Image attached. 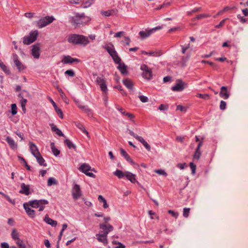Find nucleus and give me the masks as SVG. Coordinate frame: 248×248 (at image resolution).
Returning a JSON list of instances; mask_svg holds the SVG:
<instances>
[{"instance_id": "obj_1", "label": "nucleus", "mask_w": 248, "mask_h": 248, "mask_svg": "<svg viewBox=\"0 0 248 248\" xmlns=\"http://www.w3.org/2000/svg\"><path fill=\"white\" fill-rule=\"evenodd\" d=\"M101 230L99 233L96 234V239L104 245L108 244L107 236L108 233L113 230V226L110 224L102 223L99 225Z\"/></svg>"}, {"instance_id": "obj_2", "label": "nucleus", "mask_w": 248, "mask_h": 248, "mask_svg": "<svg viewBox=\"0 0 248 248\" xmlns=\"http://www.w3.org/2000/svg\"><path fill=\"white\" fill-rule=\"evenodd\" d=\"M69 43L75 45H82L86 46L87 45L89 41L88 37L78 34H72L68 39Z\"/></svg>"}, {"instance_id": "obj_3", "label": "nucleus", "mask_w": 248, "mask_h": 248, "mask_svg": "<svg viewBox=\"0 0 248 248\" xmlns=\"http://www.w3.org/2000/svg\"><path fill=\"white\" fill-rule=\"evenodd\" d=\"M48 201L46 200H34L29 201V205L32 208H39V211L41 212L44 210L45 205L48 204Z\"/></svg>"}, {"instance_id": "obj_4", "label": "nucleus", "mask_w": 248, "mask_h": 248, "mask_svg": "<svg viewBox=\"0 0 248 248\" xmlns=\"http://www.w3.org/2000/svg\"><path fill=\"white\" fill-rule=\"evenodd\" d=\"M104 47L112 57L115 63H120V62L121 61V59L118 56L117 53L115 50L114 47L112 44H108L106 45Z\"/></svg>"}, {"instance_id": "obj_5", "label": "nucleus", "mask_w": 248, "mask_h": 248, "mask_svg": "<svg viewBox=\"0 0 248 248\" xmlns=\"http://www.w3.org/2000/svg\"><path fill=\"white\" fill-rule=\"evenodd\" d=\"M55 20L53 16H46L40 19L36 22V26L39 28L46 27Z\"/></svg>"}, {"instance_id": "obj_6", "label": "nucleus", "mask_w": 248, "mask_h": 248, "mask_svg": "<svg viewBox=\"0 0 248 248\" xmlns=\"http://www.w3.org/2000/svg\"><path fill=\"white\" fill-rule=\"evenodd\" d=\"M38 36L37 32H31L29 35L23 37V42L25 45H30L34 42Z\"/></svg>"}, {"instance_id": "obj_7", "label": "nucleus", "mask_w": 248, "mask_h": 248, "mask_svg": "<svg viewBox=\"0 0 248 248\" xmlns=\"http://www.w3.org/2000/svg\"><path fill=\"white\" fill-rule=\"evenodd\" d=\"M72 195L75 200H77L82 195L80 186L78 184H75L72 189Z\"/></svg>"}, {"instance_id": "obj_8", "label": "nucleus", "mask_w": 248, "mask_h": 248, "mask_svg": "<svg viewBox=\"0 0 248 248\" xmlns=\"http://www.w3.org/2000/svg\"><path fill=\"white\" fill-rule=\"evenodd\" d=\"M95 82L96 84L99 85L101 90L104 93H106L108 88L106 84V81L103 76L97 77L95 79Z\"/></svg>"}, {"instance_id": "obj_9", "label": "nucleus", "mask_w": 248, "mask_h": 248, "mask_svg": "<svg viewBox=\"0 0 248 248\" xmlns=\"http://www.w3.org/2000/svg\"><path fill=\"white\" fill-rule=\"evenodd\" d=\"M140 69L143 71L142 76L144 78L148 79H150L151 78V70L148 68L146 65H141L140 66Z\"/></svg>"}, {"instance_id": "obj_10", "label": "nucleus", "mask_w": 248, "mask_h": 248, "mask_svg": "<svg viewBox=\"0 0 248 248\" xmlns=\"http://www.w3.org/2000/svg\"><path fill=\"white\" fill-rule=\"evenodd\" d=\"M230 95V92L228 91L226 86H222L220 88V91L219 93V96L220 97L224 99H228Z\"/></svg>"}, {"instance_id": "obj_11", "label": "nucleus", "mask_w": 248, "mask_h": 248, "mask_svg": "<svg viewBox=\"0 0 248 248\" xmlns=\"http://www.w3.org/2000/svg\"><path fill=\"white\" fill-rule=\"evenodd\" d=\"M23 206L28 216L31 218H34L35 216V211L30 208L29 206H31L29 205V202L24 203Z\"/></svg>"}, {"instance_id": "obj_12", "label": "nucleus", "mask_w": 248, "mask_h": 248, "mask_svg": "<svg viewBox=\"0 0 248 248\" xmlns=\"http://www.w3.org/2000/svg\"><path fill=\"white\" fill-rule=\"evenodd\" d=\"M184 88V83L181 80H178L176 84L171 88V90L174 92H180L183 91Z\"/></svg>"}, {"instance_id": "obj_13", "label": "nucleus", "mask_w": 248, "mask_h": 248, "mask_svg": "<svg viewBox=\"0 0 248 248\" xmlns=\"http://www.w3.org/2000/svg\"><path fill=\"white\" fill-rule=\"evenodd\" d=\"M79 60L78 59L72 58L71 56L68 55L64 56L62 62L63 63H72L74 62H79Z\"/></svg>"}, {"instance_id": "obj_14", "label": "nucleus", "mask_w": 248, "mask_h": 248, "mask_svg": "<svg viewBox=\"0 0 248 248\" xmlns=\"http://www.w3.org/2000/svg\"><path fill=\"white\" fill-rule=\"evenodd\" d=\"M79 170L86 174L88 171L92 170L95 172L94 169H92L91 167L86 163L82 164L79 168Z\"/></svg>"}, {"instance_id": "obj_15", "label": "nucleus", "mask_w": 248, "mask_h": 248, "mask_svg": "<svg viewBox=\"0 0 248 248\" xmlns=\"http://www.w3.org/2000/svg\"><path fill=\"white\" fill-rule=\"evenodd\" d=\"M13 61L14 62L15 64L16 65L17 68L19 70H22L24 69L25 67L21 63V62L18 60V56L16 54L13 55Z\"/></svg>"}, {"instance_id": "obj_16", "label": "nucleus", "mask_w": 248, "mask_h": 248, "mask_svg": "<svg viewBox=\"0 0 248 248\" xmlns=\"http://www.w3.org/2000/svg\"><path fill=\"white\" fill-rule=\"evenodd\" d=\"M29 147L30 151L34 156H36V155H39L40 153L38 151V148L35 144L32 142H30Z\"/></svg>"}, {"instance_id": "obj_17", "label": "nucleus", "mask_w": 248, "mask_h": 248, "mask_svg": "<svg viewBox=\"0 0 248 248\" xmlns=\"http://www.w3.org/2000/svg\"><path fill=\"white\" fill-rule=\"evenodd\" d=\"M6 141L12 150H16L17 148V144L12 138L10 137H7L6 139Z\"/></svg>"}, {"instance_id": "obj_18", "label": "nucleus", "mask_w": 248, "mask_h": 248, "mask_svg": "<svg viewBox=\"0 0 248 248\" xmlns=\"http://www.w3.org/2000/svg\"><path fill=\"white\" fill-rule=\"evenodd\" d=\"M31 54L35 59L40 57V48L37 45H34L31 50Z\"/></svg>"}, {"instance_id": "obj_19", "label": "nucleus", "mask_w": 248, "mask_h": 248, "mask_svg": "<svg viewBox=\"0 0 248 248\" xmlns=\"http://www.w3.org/2000/svg\"><path fill=\"white\" fill-rule=\"evenodd\" d=\"M21 189L19 191L20 193L24 194L26 195H29L30 190L29 186L28 185H26L24 183H22L21 184Z\"/></svg>"}, {"instance_id": "obj_20", "label": "nucleus", "mask_w": 248, "mask_h": 248, "mask_svg": "<svg viewBox=\"0 0 248 248\" xmlns=\"http://www.w3.org/2000/svg\"><path fill=\"white\" fill-rule=\"evenodd\" d=\"M125 176L129 180L131 183H135L136 182V175L129 172H125Z\"/></svg>"}, {"instance_id": "obj_21", "label": "nucleus", "mask_w": 248, "mask_h": 248, "mask_svg": "<svg viewBox=\"0 0 248 248\" xmlns=\"http://www.w3.org/2000/svg\"><path fill=\"white\" fill-rule=\"evenodd\" d=\"M72 23L76 25L81 24V14H76V15L72 17Z\"/></svg>"}, {"instance_id": "obj_22", "label": "nucleus", "mask_w": 248, "mask_h": 248, "mask_svg": "<svg viewBox=\"0 0 248 248\" xmlns=\"http://www.w3.org/2000/svg\"><path fill=\"white\" fill-rule=\"evenodd\" d=\"M44 221L48 224L51 225L52 227H55L57 225V222L49 218L48 215H46Z\"/></svg>"}, {"instance_id": "obj_23", "label": "nucleus", "mask_w": 248, "mask_h": 248, "mask_svg": "<svg viewBox=\"0 0 248 248\" xmlns=\"http://www.w3.org/2000/svg\"><path fill=\"white\" fill-rule=\"evenodd\" d=\"M94 2V0H83L81 5L82 8H87L90 7Z\"/></svg>"}, {"instance_id": "obj_24", "label": "nucleus", "mask_w": 248, "mask_h": 248, "mask_svg": "<svg viewBox=\"0 0 248 248\" xmlns=\"http://www.w3.org/2000/svg\"><path fill=\"white\" fill-rule=\"evenodd\" d=\"M118 68L123 75H126L127 74L126 66L124 63H118Z\"/></svg>"}, {"instance_id": "obj_25", "label": "nucleus", "mask_w": 248, "mask_h": 248, "mask_svg": "<svg viewBox=\"0 0 248 248\" xmlns=\"http://www.w3.org/2000/svg\"><path fill=\"white\" fill-rule=\"evenodd\" d=\"M121 154L124 157V158L129 162L134 164V162H133L132 160L130 158V157L129 156V155L127 154V153L123 149H120Z\"/></svg>"}, {"instance_id": "obj_26", "label": "nucleus", "mask_w": 248, "mask_h": 248, "mask_svg": "<svg viewBox=\"0 0 248 248\" xmlns=\"http://www.w3.org/2000/svg\"><path fill=\"white\" fill-rule=\"evenodd\" d=\"M50 102H51L53 106L54 107V108H55V111H56V112L57 113V114H58V115L61 118H62V112L61 110V109L59 108L56 103L53 101V100L51 99H50Z\"/></svg>"}, {"instance_id": "obj_27", "label": "nucleus", "mask_w": 248, "mask_h": 248, "mask_svg": "<svg viewBox=\"0 0 248 248\" xmlns=\"http://www.w3.org/2000/svg\"><path fill=\"white\" fill-rule=\"evenodd\" d=\"M91 20L90 17L86 16L84 13H81V24L87 23Z\"/></svg>"}, {"instance_id": "obj_28", "label": "nucleus", "mask_w": 248, "mask_h": 248, "mask_svg": "<svg viewBox=\"0 0 248 248\" xmlns=\"http://www.w3.org/2000/svg\"><path fill=\"white\" fill-rule=\"evenodd\" d=\"M76 126L82 131L83 133H85L88 137H89V134L88 131L85 129V127L80 123H76Z\"/></svg>"}, {"instance_id": "obj_29", "label": "nucleus", "mask_w": 248, "mask_h": 248, "mask_svg": "<svg viewBox=\"0 0 248 248\" xmlns=\"http://www.w3.org/2000/svg\"><path fill=\"white\" fill-rule=\"evenodd\" d=\"M123 84L125 86V87L131 90L133 88V84L132 81L129 79H125L123 81Z\"/></svg>"}, {"instance_id": "obj_30", "label": "nucleus", "mask_w": 248, "mask_h": 248, "mask_svg": "<svg viewBox=\"0 0 248 248\" xmlns=\"http://www.w3.org/2000/svg\"><path fill=\"white\" fill-rule=\"evenodd\" d=\"M139 141H140L142 144L144 146V147L148 150L150 151L151 147L148 144V143L142 138L141 137H140V138L138 140Z\"/></svg>"}, {"instance_id": "obj_31", "label": "nucleus", "mask_w": 248, "mask_h": 248, "mask_svg": "<svg viewBox=\"0 0 248 248\" xmlns=\"http://www.w3.org/2000/svg\"><path fill=\"white\" fill-rule=\"evenodd\" d=\"M11 237L15 240L16 241L19 239V234L16 229H13L11 232Z\"/></svg>"}, {"instance_id": "obj_32", "label": "nucleus", "mask_w": 248, "mask_h": 248, "mask_svg": "<svg viewBox=\"0 0 248 248\" xmlns=\"http://www.w3.org/2000/svg\"><path fill=\"white\" fill-rule=\"evenodd\" d=\"M34 157L36 158L38 163L40 165L44 166H46V164L44 163L45 160L42 157V156H41L40 154H39V155H36V156H34Z\"/></svg>"}, {"instance_id": "obj_33", "label": "nucleus", "mask_w": 248, "mask_h": 248, "mask_svg": "<svg viewBox=\"0 0 248 248\" xmlns=\"http://www.w3.org/2000/svg\"><path fill=\"white\" fill-rule=\"evenodd\" d=\"M50 146L52 152L54 155L55 156L58 155L60 153V151L55 148L54 143L53 142H51Z\"/></svg>"}, {"instance_id": "obj_34", "label": "nucleus", "mask_w": 248, "mask_h": 248, "mask_svg": "<svg viewBox=\"0 0 248 248\" xmlns=\"http://www.w3.org/2000/svg\"><path fill=\"white\" fill-rule=\"evenodd\" d=\"M114 174L117 176L119 179L123 178L125 176V172L124 173L119 170H117L114 172Z\"/></svg>"}, {"instance_id": "obj_35", "label": "nucleus", "mask_w": 248, "mask_h": 248, "mask_svg": "<svg viewBox=\"0 0 248 248\" xmlns=\"http://www.w3.org/2000/svg\"><path fill=\"white\" fill-rule=\"evenodd\" d=\"M210 16V15L209 14H202L197 16L195 18H193V20L201 19L204 18L209 17Z\"/></svg>"}, {"instance_id": "obj_36", "label": "nucleus", "mask_w": 248, "mask_h": 248, "mask_svg": "<svg viewBox=\"0 0 248 248\" xmlns=\"http://www.w3.org/2000/svg\"><path fill=\"white\" fill-rule=\"evenodd\" d=\"M151 32H140L139 34L142 39H144L150 36Z\"/></svg>"}, {"instance_id": "obj_37", "label": "nucleus", "mask_w": 248, "mask_h": 248, "mask_svg": "<svg viewBox=\"0 0 248 248\" xmlns=\"http://www.w3.org/2000/svg\"><path fill=\"white\" fill-rule=\"evenodd\" d=\"M64 143L69 149H75L76 148V146L68 139L64 141Z\"/></svg>"}, {"instance_id": "obj_38", "label": "nucleus", "mask_w": 248, "mask_h": 248, "mask_svg": "<svg viewBox=\"0 0 248 248\" xmlns=\"http://www.w3.org/2000/svg\"><path fill=\"white\" fill-rule=\"evenodd\" d=\"M201 155V152L200 151V150L196 149L194 154L193 155V159L198 160L200 158Z\"/></svg>"}, {"instance_id": "obj_39", "label": "nucleus", "mask_w": 248, "mask_h": 248, "mask_svg": "<svg viewBox=\"0 0 248 248\" xmlns=\"http://www.w3.org/2000/svg\"><path fill=\"white\" fill-rule=\"evenodd\" d=\"M16 245L19 248H26L25 245L24 244L23 241L21 239H18L16 241Z\"/></svg>"}, {"instance_id": "obj_40", "label": "nucleus", "mask_w": 248, "mask_h": 248, "mask_svg": "<svg viewBox=\"0 0 248 248\" xmlns=\"http://www.w3.org/2000/svg\"><path fill=\"white\" fill-rule=\"evenodd\" d=\"M57 184V181L56 179L53 177H50L48 179L47 181V185L48 186H51L52 185H54Z\"/></svg>"}, {"instance_id": "obj_41", "label": "nucleus", "mask_w": 248, "mask_h": 248, "mask_svg": "<svg viewBox=\"0 0 248 248\" xmlns=\"http://www.w3.org/2000/svg\"><path fill=\"white\" fill-rule=\"evenodd\" d=\"M196 96L198 98H200L204 100H208L209 99L210 96L208 94H201L198 93Z\"/></svg>"}, {"instance_id": "obj_42", "label": "nucleus", "mask_w": 248, "mask_h": 248, "mask_svg": "<svg viewBox=\"0 0 248 248\" xmlns=\"http://www.w3.org/2000/svg\"><path fill=\"white\" fill-rule=\"evenodd\" d=\"M113 13H114V11L112 10H108V11H102L101 13L102 15H103L104 16H108L112 15Z\"/></svg>"}, {"instance_id": "obj_43", "label": "nucleus", "mask_w": 248, "mask_h": 248, "mask_svg": "<svg viewBox=\"0 0 248 248\" xmlns=\"http://www.w3.org/2000/svg\"><path fill=\"white\" fill-rule=\"evenodd\" d=\"M29 95V93L28 92H26L25 90H23L22 91L21 93H20L18 95V97L20 98L21 99H22V98H24V96L27 97Z\"/></svg>"}, {"instance_id": "obj_44", "label": "nucleus", "mask_w": 248, "mask_h": 248, "mask_svg": "<svg viewBox=\"0 0 248 248\" xmlns=\"http://www.w3.org/2000/svg\"><path fill=\"white\" fill-rule=\"evenodd\" d=\"M11 109L13 115H15L17 113V108L16 104H13L11 105Z\"/></svg>"}, {"instance_id": "obj_45", "label": "nucleus", "mask_w": 248, "mask_h": 248, "mask_svg": "<svg viewBox=\"0 0 248 248\" xmlns=\"http://www.w3.org/2000/svg\"><path fill=\"white\" fill-rule=\"evenodd\" d=\"M0 194H1V195H2V196H3V197H4V198H5V199H6V200L9 202H10V203H12V204H15V200H12V199H11V198H10V197L9 196L7 195H6V194H5L3 193H0Z\"/></svg>"}, {"instance_id": "obj_46", "label": "nucleus", "mask_w": 248, "mask_h": 248, "mask_svg": "<svg viewBox=\"0 0 248 248\" xmlns=\"http://www.w3.org/2000/svg\"><path fill=\"white\" fill-rule=\"evenodd\" d=\"M148 55L154 57H158L161 55V53L160 52L157 51H151L148 52Z\"/></svg>"}, {"instance_id": "obj_47", "label": "nucleus", "mask_w": 248, "mask_h": 248, "mask_svg": "<svg viewBox=\"0 0 248 248\" xmlns=\"http://www.w3.org/2000/svg\"><path fill=\"white\" fill-rule=\"evenodd\" d=\"M189 211H190V208H184L183 209L184 217H187L189 216Z\"/></svg>"}, {"instance_id": "obj_48", "label": "nucleus", "mask_w": 248, "mask_h": 248, "mask_svg": "<svg viewBox=\"0 0 248 248\" xmlns=\"http://www.w3.org/2000/svg\"><path fill=\"white\" fill-rule=\"evenodd\" d=\"M65 75L70 76L71 77H73L75 76V73L72 70H67L65 73Z\"/></svg>"}, {"instance_id": "obj_49", "label": "nucleus", "mask_w": 248, "mask_h": 248, "mask_svg": "<svg viewBox=\"0 0 248 248\" xmlns=\"http://www.w3.org/2000/svg\"><path fill=\"white\" fill-rule=\"evenodd\" d=\"M219 108L221 110H225L226 108V103L224 101H221L219 106Z\"/></svg>"}, {"instance_id": "obj_50", "label": "nucleus", "mask_w": 248, "mask_h": 248, "mask_svg": "<svg viewBox=\"0 0 248 248\" xmlns=\"http://www.w3.org/2000/svg\"><path fill=\"white\" fill-rule=\"evenodd\" d=\"M201 10V7L195 8L194 9H193L191 11L188 12H187V15H190L192 13H196V12H198L200 11Z\"/></svg>"}, {"instance_id": "obj_51", "label": "nucleus", "mask_w": 248, "mask_h": 248, "mask_svg": "<svg viewBox=\"0 0 248 248\" xmlns=\"http://www.w3.org/2000/svg\"><path fill=\"white\" fill-rule=\"evenodd\" d=\"M190 167L192 173L193 174H195L196 169V165L194 164L193 163L191 162L190 163Z\"/></svg>"}, {"instance_id": "obj_52", "label": "nucleus", "mask_w": 248, "mask_h": 248, "mask_svg": "<svg viewBox=\"0 0 248 248\" xmlns=\"http://www.w3.org/2000/svg\"><path fill=\"white\" fill-rule=\"evenodd\" d=\"M82 111L87 113L89 116L92 115L91 110L87 106L85 107Z\"/></svg>"}, {"instance_id": "obj_53", "label": "nucleus", "mask_w": 248, "mask_h": 248, "mask_svg": "<svg viewBox=\"0 0 248 248\" xmlns=\"http://www.w3.org/2000/svg\"><path fill=\"white\" fill-rule=\"evenodd\" d=\"M139 98L140 100L143 103H146L148 101V97L144 95H140Z\"/></svg>"}, {"instance_id": "obj_54", "label": "nucleus", "mask_w": 248, "mask_h": 248, "mask_svg": "<svg viewBox=\"0 0 248 248\" xmlns=\"http://www.w3.org/2000/svg\"><path fill=\"white\" fill-rule=\"evenodd\" d=\"M155 172L159 175H167L166 172L162 170H155Z\"/></svg>"}, {"instance_id": "obj_55", "label": "nucleus", "mask_w": 248, "mask_h": 248, "mask_svg": "<svg viewBox=\"0 0 248 248\" xmlns=\"http://www.w3.org/2000/svg\"><path fill=\"white\" fill-rule=\"evenodd\" d=\"M168 213L170 214L172 217H174L176 218L178 217V213L174 212L173 210H169L168 211Z\"/></svg>"}, {"instance_id": "obj_56", "label": "nucleus", "mask_w": 248, "mask_h": 248, "mask_svg": "<svg viewBox=\"0 0 248 248\" xmlns=\"http://www.w3.org/2000/svg\"><path fill=\"white\" fill-rule=\"evenodd\" d=\"M128 133L132 137H133L134 138H135L136 140H138L139 138H140V136H139L138 135H137V134H135L133 131H132L131 130H128Z\"/></svg>"}, {"instance_id": "obj_57", "label": "nucleus", "mask_w": 248, "mask_h": 248, "mask_svg": "<svg viewBox=\"0 0 248 248\" xmlns=\"http://www.w3.org/2000/svg\"><path fill=\"white\" fill-rule=\"evenodd\" d=\"M164 28H163V26H157L155 28L152 29L146 30L145 31H154L155 30H162Z\"/></svg>"}, {"instance_id": "obj_58", "label": "nucleus", "mask_w": 248, "mask_h": 248, "mask_svg": "<svg viewBox=\"0 0 248 248\" xmlns=\"http://www.w3.org/2000/svg\"><path fill=\"white\" fill-rule=\"evenodd\" d=\"M168 107L167 105L161 104L159 107V109L160 110H166L168 109Z\"/></svg>"}, {"instance_id": "obj_59", "label": "nucleus", "mask_w": 248, "mask_h": 248, "mask_svg": "<svg viewBox=\"0 0 248 248\" xmlns=\"http://www.w3.org/2000/svg\"><path fill=\"white\" fill-rule=\"evenodd\" d=\"M177 110H179L181 111H186V108H185L184 107L181 106V105H178L177 106Z\"/></svg>"}, {"instance_id": "obj_60", "label": "nucleus", "mask_w": 248, "mask_h": 248, "mask_svg": "<svg viewBox=\"0 0 248 248\" xmlns=\"http://www.w3.org/2000/svg\"><path fill=\"white\" fill-rule=\"evenodd\" d=\"M226 20V19H223L222 21H221L220 22V23H219V24L216 25V28H220V27H222L224 25Z\"/></svg>"}, {"instance_id": "obj_61", "label": "nucleus", "mask_w": 248, "mask_h": 248, "mask_svg": "<svg viewBox=\"0 0 248 248\" xmlns=\"http://www.w3.org/2000/svg\"><path fill=\"white\" fill-rule=\"evenodd\" d=\"M27 102V99L22 98V99L20 100L21 106V107L26 106Z\"/></svg>"}, {"instance_id": "obj_62", "label": "nucleus", "mask_w": 248, "mask_h": 248, "mask_svg": "<svg viewBox=\"0 0 248 248\" xmlns=\"http://www.w3.org/2000/svg\"><path fill=\"white\" fill-rule=\"evenodd\" d=\"M69 1L70 3L78 4L81 2V0H69Z\"/></svg>"}, {"instance_id": "obj_63", "label": "nucleus", "mask_w": 248, "mask_h": 248, "mask_svg": "<svg viewBox=\"0 0 248 248\" xmlns=\"http://www.w3.org/2000/svg\"><path fill=\"white\" fill-rule=\"evenodd\" d=\"M1 248H9V246L7 243L3 242L0 244Z\"/></svg>"}, {"instance_id": "obj_64", "label": "nucleus", "mask_w": 248, "mask_h": 248, "mask_svg": "<svg viewBox=\"0 0 248 248\" xmlns=\"http://www.w3.org/2000/svg\"><path fill=\"white\" fill-rule=\"evenodd\" d=\"M34 14L33 13H26L25 14V16L26 17L31 18L33 17Z\"/></svg>"}]
</instances>
